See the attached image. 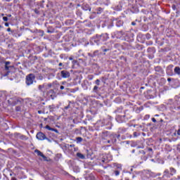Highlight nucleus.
Masks as SVG:
<instances>
[{"mask_svg": "<svg viewBox=\"0 0 180 180\" xmlns=\"http://www.w3.org/2000/svg\"><path fill=\"white\" fill-rule=\"evenodd\" d=\"M126 118L130 119V117H127V115H126V114L124 115H120L118 114L115 117V120L118 123H123V122H126Z\"/></svg>", "mask_w": 180, "mask_h": 180, "instance_id": "obj_1", "label": "nucleus"}, {"mask_svg": "<svg viewBox=\"0 0 180 180\" xmlns=\"http://www.w3.org/2000/svg\"><path fill=\"white\" fill-rule=\"evenodd\" d=\"M36 79V76L34 74H30L26 77V84L27 85H32L33 84L34 79Z\"/></svg>", "mask_w": 180, "mask_h": 180, "instance_id": "obj_2", "label": "nucleus"}, {"mask_svg": "<svg viewBox=\"0 0 180 180\" xmlns=\"http://www.w3.org/2000/svg\"><path fill=\"white\" fill-rule=\"evenodd\" d=\"M34 153L36 154H37V155H39V157H41L43 158L44 161H47V162L50 161V159H49V158L46 157V155H44V154H43V153H41V151L36 149L34 150Z\"/></svg>", "mask_w": 180, "mask_h": 180, "instance_id": "obj_3", "label": "nucleus"}, {"mask_svg": "<svg viewBox=\"0 0 180 180\" xmlns=\"http://www.w3.org/2000/svg\"><path fill=\"white\" fill-rule=\"evenodd\" d=\"M37 140H49L47 137H46V134H44L43 132H38L36 136Z\"/></svg>", "mask_w": 180, "mask_h": 180, "instance_id": "obj_4", "label": "nucleus"}, {"mask_svg": "<svg viewBox=\"0 0 180 180\" xmlns=\"http://www.w3.org/2000/svg\"><path fill=\"white\" fill-rule=\"evenodd\" d=\"M172 68H174V65H169L167 68L166 72L167 75H169V77H172V75H174V72L172 71Z\"/></svg>", "mask_w": 180, "mask_h": 180, "instance_id": "obj_5", "label": "nucleus"}, {"mask_svg": "<svg viewBox=\"0 0 180 180\" xmlns=\"http://www.w3.org/2000/svg\"><path fill=\"white\" fill-rule=\"evenodd\" d=\"M70 73L67 70H62L60 72V76L62 78H70Z\"/></svg>", "mask_w": 180, "mask_h": 180, "instance_id": "obj_6", "label": "nucleus"}, {"mask_svg": "<svg viewBox=\"0 0 180 180\" xmlns=\"http://www.w3.org/2000/svg\"><path fill=\"white\" fill-rule=\"evenodd\" d=\"M171 176H172L169 170L168 169H165V171L163 172L162 178H171Z\"/></svg>", "mask_w": 180, "mask_h": 180, "instance_id": "obj_7", "label": "nucleus"}, {"mask_svg": "<svg viewBox=\"0 0 180 180\" xmlns=\"http://www.w3.org/2000/svg\"><path fill=\"white\" fill-rule=\"evenodd\" d=\"M117 136V135H116V134H110V135H109L108 138H109L110 140L112 141V142L116 143V141H117V139H116Z\"/></svg>", "mask_w": 180, "mask_h": 180, "instance_id": "obj_8", "label": "nucleus"}, {"mask_svg": "<svg viewBox=\"0 0 180 180\" xmlns=\"http://www.w3.org/2000/svg\"><path fill=\"white\" fill-rule=\"evenodd\" d=\"M155 71L156 72H158V74H164V70H162V68L160 66L155 67Z\"/></svg>", "mask_w": 180, "mask_h": 180, "instance_id": "obj_9", "label": "nucleus"}, {"mask_svg": "<svg viewBox=\"0 0 180 180\" xmlns=\"http://www.w3.org/2000/svg\"><path fill=\"white\" fill-rule=\"evenodd\" d=\"M11 62L6 61L5 62V70L6 71H9V68H12L13 66H9Z\"/></svg>", "mask_w": 180, "mask_h": 180, "instance_id": "obj_10", "label": "nucleus"}, {"mask_svg": "<svg viewBox=\"0 0 180 180\" xmlns=\"http://www.w3.org/2000/svg\"><path fill=\"white\" fill-rule=\"evenodd\" d=\"M169 171L170 172L172 176H174V175L176 174V169L174 167H170Z\"/></svg>", "mask_w": 180, "mask_h": 180, "instance_id": "obj_11", "label": "nucleus"}, {"mask_svg": "<svg viewBox=\"0 0 180 180\" xmlns=\"http://www.w3.org/2000/svg\"><path fill=\"white\" fill-rule=\"evenodd\" d=\"M82 9L84 11H89V12H91V6H89L88 4H83Z\"/></svg>", "mask_w": 180, "mask_h": 180, "instance_id": "obj_12", "label": "nucleus"}, {"mask_svg": "<svg viewBox=\"0 0 180 180\" xmlns=\"http://www.w3.org/2000/svg\"><path fill=\"white\" fill-rule=\"evenodd\" d=\"M77 157H78V158H80V160H85V155H84V154L81 153H77Z\"/></svg>", "mask_w": 180, "mask_h": 180, "instance_id": "obj_13", "label": "nucleus"}, {"mask_svg": "<svg viewBox=\"0 0 180 180\" xmlns=\"http://www.w3.org/2000/svg\"><path fill=\"white\" fill-rule=\"evenodd\" d=\"M98 51H95L93 53H89L88 56L92 58L96 57V54H98Z\"/></svg>", "mask_w": 180, "mask_h": 180, "instance_id": "obj_14", "label": "nucleus"}, {"mask_svg": "<svg viewBox=\"0 0 180 180\" xmlns=\"http://www.w3.org/2000/svg\"><path fill=\"white\" fill-rule=\"evenodd\" d=\"M105 36H106L105 34H101V35H98L96 34L95 37H94V39H96L97 40H101V39H102V37H105Z\"/></svg>", "mask_w": 180, "mask_h": 180, "instance_id": "obj_15", "label": "nucleus"}, {"mask_svg": "<svg viewBox=\"0 0 180 180\" xmlns=\"http://www.w3.org/2000/svg\"><path fill=\"white\" fill-rule=\"evenodd\" d=\"M174 72H175V74H177V75H180V68L178 66L175 67Z\"/></svg>", "mask_w": 180, "mask_h": 180, "instance_id": "obj_16", "label": "nucleus"}, {"mask_svg": "<svg viewBox=\"0 0 180 180\" xmlns=\"http://www.w3.org/2000/svg\"><path fill=\"white\" fill-rule=\"evenodd\" d=\"M122 25H123V21L122 20L117 21L116 26H117V27H120V26H122Z\"/></svg>", "mask_w": 180, "mask_h": 180, "instance_id": "obj_17", "label": "nucleus"}, {"mask_svg": "<svg viewBox=\"0 0 180 180\" xmlns=\"http://www.w3.org/2000/svg\"><path fill=\"white\" fill-rule=\"evenodd\" d=\"M84 140V139H82V137H77L76 138V141L77 143H82V141Z\"/></svg>", "mask_w": 180, "mask_h": 180, "instance_id": "obj_18", "label": "nucleus"}, {"mask_svg": "<svg viewBox=\"0 0 180 180\" xmlns=\"http://www.w3.org/2000/svg\"><path fill=\"white\" fill-rule=\"evenodd\" d=\"M109 131H103V136H104V137H108H108H109Z\"/></svg>", "mask_w": 180, "mask_h": 180, "instance_id": "obj_19", "label": "nucleus"}, {"mask_svg": "<svg viewBox=\"0 0 180 180\" xmlns=\"http://www.w3.org/2000/svg\"><path fill=\"white\" fill-rule=\"evenodd\" d=\"M103 11V8H97V13L99 15V14H101V13H102V12Z\"/></svg>", "mask_w": 180, "mask_h": 180, "instance_id": "obj_20", "label": "nucleus"}, {"mask_svg": "<svg viewBox=\"0 0 180 180\" xmlns=\"http://www.w3.org/2000/svg\"><path fill=\"white\" fill-rule=\"evenodd\" d=\"M122 112H123V110H122L121 108H117V109L115 111V113L119 114V113H122Z\"/></svg>", "mask_w": 180, "mask_h": 180, "instance_id": "obj_21", "label": "nucleus"}, {"mask_svg": "<svg viewBox=\"0 0 180 180\" xmlns=\"http://www.w3.org/2000/svg\"><path fill=\"white\" fill-rule=\"evenodd\" d=\"M46 129H47V130H49L50 131H53V130H54V128H51L50 126L46 125L45 127Z\"/></svg>", "mask_w": 180, "mask_h": 180, "instance_id": "obj_22", "label": "nucleus"}, {"mask_svg": "<svg viewBox=\"0 0 180 180\" xmlns=\"http://www.w3.org/2000/svg\"><path fill=\"white\" fill-rule=\"evenodd\" d=\"M92 41H93L94 43H96V44H97L98 46H99V39H95V38H93V39H92Z\"/></svg>", "mask_w": 180, "mask_h": 180, "instance_id": "obj_23", "label": "nucleus"}, {"mask_svg": "<svg viewBox=\"0 0 180 180\" xmlns=\"http://www.w3.org/2000/svg\"><path fill=\"white\" fill-rule=\"evenodd\" d=\"M21 103L22 101L20 100H16L13 103V105H18V103Z\"/></svg>", "mask_w": 180, "mask_h": 180, "instance_id": "obj_24", "label": "nucleus"}, {"mask_svg": "<svg viewBox=\"0 0 180 180\" xmlns=\"http://www.w3.org/2000/svg\"><path fill=\"white\" fill-rule=\"evenodd\" d=\"M15 110H16V112H20V110H22V107H20V105L16 106Z\"/></svg>", "mask_w": 180, "mask_h": 180, "instance_id": "obj_25", "label": "nucleus"}, {"mask_svg": "<svg viewBox=\"0 0 180 180\" xmlns=\"http://www.w3.org/2000/svg\"><path fill=\"white\" fill-rule=\"evenodd\" d=\"M43 88H44V84L43 85H39L38 86V89H39V91H41V92H43Z\"/></svg>", "mask_w": 180, "mask_h": 180, "instance_id": "obj_26", "label": "nucleus"}, {"mask_svg": "<svg viewBox=\"0 0 180 180\" xmlns=\"http://www.w3.org/2000/svg\"><path fill=\"white\" fill-rule=\"evenodd\" d=\"M34 12L36 13V15H40V11H39V8H34Z\"/></svg>", "mask_w": 180, "mask_h": 180, "instance_id": "obj_27", "label": "nucleus"}, {"mask_svg": "<svg viewBox=\"0 0 180 180\" xmlns=\"http://www.w3.org/2000/svg\"><path fill=\"white\" fill-rule=\"evenodd\" d=\"M114 174H115V176H118V175H120V172H119V170H115L114 172Z\"/></svg>", "mask_w": 180, "mask_h": 180, "instance_id": "obj_28", "label": "nucleus"}, {"mask_svg": "<svg viewBox=\"0 0 180 180\" xmlns=\"http://www.w3.org/2000/svg\"><path fill=\"white\" fill-rule=\"evenodd\" d=\"M148 53H151L152 51H154V48H148L147 49Z\"/></svg>", "mask_w": 180, "mask_h": 180, "instance_id": "obj_29", "label": "nucleus"}, {"mask_svg": "<svg viewBox=\"0 0 180 180\" xmlns=\"http://www.w3.org/2000/svg\"><path fill=\"white\" fill-rule=\"evenodd\" d=\"M98 86H94V89H93V91L94 92H98Z\"/></svg>", "mask_w": 180, "mask_h": 180, "instance_id": "obj_30", "label": "nucleus"}, {"mask_svg": "<svg viewBox=\"0 0 180 180\" xmlns=\"http://www.w3.org/2000/svg\"><path fill=\"white\" fill-rule=\"evenodd\" d=\"M139 153L142 154V155H146V151H144V150H139Z\"/></svg>", "mask_w": 180, "mask_h": 180, "instance_id": "obj_31", "label": "nucleus"}, {"mask_svg": "<svg viewBox=\"0 0 180 180\" xmlns=\"http://www.w3.org/2000/svg\"><path fill=\"white\" fill-rule=\"evenodd\" d=\"M72 63V65H73L72 68H74V65H75V64H77L78 61L75 60H73Z\"/></svg>", "mask_w": 180, "mask_h": 180, "instance_id": "obj_32", "label": "nucleus"}, {"mask_svg": "<svg viewBox=\"0 0 180 180\" xmlns=\"http://www.w3.org/2000/svg\"><path fill=\"white\" fill-rule=\"evenodd\" d=\"M107 143L108 144H115V143L110 141V139H108Z\"/></svg>", "mask_w": 180, "mask_h": 180, "instance_id": "obj_33", "label": "nucleus"}, {"mask_svg": "<svg viewBox=\"0 0 180 180\" xmlns=\"http://www.w3.org/2000/svg\"><path fill=\"white\" fill-rule=\"evenodd\" d=\"M138 136H140V134L137 132H134V137H138Z\"/></svg>", "mask_w": 180, "mask_h": 180, "instance_id": "obj_34", "label": "nucleus"}, {"mask_svg": "<svg viewBox=\"0 0 180 180\" xmlns=\"http://www.w3.org/2000/svg\"><path fill=\"white\" fill-rule=\"evenodd\" d=\"M147 157L146 156H141V160H143V161H147Z\"/></svg>", "mask_w": 180, "mask_h": 180, "instance_id": "obj_35", "label": "nucleus"}, {"mask_svg": "<svg viewBox=\"0 0 180 180\" xmlns=\"http://www.w3.org/2000/svg\"><path fill=\"white\" fill-rule=\"evenodd\" d=\"M49 108L51 112V110H53V109H56V108H55V107H53V105H49Z\"/></svg>", "mask_w": 180, "mask_h": 180, "instance_id": "obj_36", "label": "nucleus"}, {"mask_svg": "<svg viewBox=\"0 0 180 180\" xmlns=\"http://www.w3.org/2000/svg\"><path fill=\"white\" fill-rule=\"evenodd\" d=\"M95 82H96V85H99V84H100V82H101V80H99L98 79H97Z\"/></svg>", "mask_w": 180, "mask_h": 180, "instance_id": "obj_37", "label": "nucleus"}, {"mask_svg": "<svg viewBox=\"0 0 180 180\" xmlns=\"http://www.w3.org/2000/svg\"><path fill=\"white\" fill-rule=\"evenodd\" d=\"M126 112H127V110H125L124 115H126V116H127V117H129V119H130V117H131L130 115H129V113H126Z\"/></svg>", "mask_w": 180, "mask_h": 180, "instance_id": "obj_38", "label": "nucleus"}, {"mask_svg": "<svg viewBox=\"0 0 180 180\" xmlns=\"http://www.w3.org/2000/svg\"><path fill=\"white\" fill-rule=\"evenodd\" d=\"M3 20L4 22H8V17H3Z\"/></svg>", "mask_w": 180, "mask_h": 180, "instance_id": "obj_39", "label": "nucleus"}, {"mask_svg": "<svg viewBox=\"0 0 180 180\" xmlns=\"http://www.w3.org/2000/svg\"><path fill=\"white\" fill-rule=\"evenodd\" d=\"M70 108H71V105L69 104L68 106L65 107V110H67L68 109H70Z\"/></svg>", "mask_w": 180, "mask_h": 180, "instance_id": "obj_40", "label": "nucleus"}, {"mask_svg": "<svg viewBox=\"0 0 180 180\" xmlns=\"http://www.w3.org/2000/svg\"><path fill=\"white\" fill-rule=\"evenodd\" d=\"M152 122H153V123H157V120H155V118L153 117Z\"/></svg>", "mask_w": 180, "mask_h": 180, "instance_id": "obj_41", "label": "nucleus"}, {"mask_svg": "<svg viewBox=\"0 0 180 180\" xmlns=\"http://www.w3.org/2000/svg\"><path fill=\"white\" fill-rule=\"evenodd\" d=\"M172 8L174 11H175L176 9V6L172 5Z\"/></svg>", "mask_w": 180, "mask_h": 180, "instance_id": "obj_42", "label": "nucleus"}, {"mask_svg": "<svg viewBox=\"0 0 180 180\" xmlns=\"http://www.w3.org/2000/svg\"><path fill=\"white\" fill-rule=\"evenodd\" d=\"M20 139H21V140H25V139H26V136L22 135L20 136Z\"/></svg>", "mask_w": 180, "mask_h": 180, "instance_id": "obj_43", "label": "nucleus"}, {"mask_svg": "<svg viewBox=\"0 0 180 180\" xmlns=\"http://www.w3.org/2000/svg\"><path fill=\"white\" fill-rule=\"evenodd\" d=\"M52 131H55V133H58V130L57 129H53Z\"/></svg>", "mask_w": 180, "mask_h": 180, "instance_id": "obj_44", "label": "nucleus"}, {"mask_svg": "<svg viewBox=\"0 0 180 180\" xmlns=\"http://www.w3.org/2000/svg\"><path fill=\"white\" fill-rule=\"evenodd\" d=\"M6 16H7V18H12V15L11 14H6Z\"/></svg>", "mask_w": 180, "mask_h": 180, "instance_id": "obj_45", "label": "nucleus"}, {"mask_svg": "<svg viewBox=\"0 0 180 180\" xmlns=\"http://www.w3.org/2000/svg\"><path fill=\"white\" fill-rule=\"evenodd\" d=\"M110 50V49H103V51L106 52V51H109Z\"/></svg>", "mask_w": 180, "mask_h": 180, "instance_id": "obj_46", "label": "nucleus"}, {"mask_svg": "<svg viewBox=\"0 0 180 180\" xmlns=\"http://www.w3.org/2000/svg\"><path fill=\"white\" fill-rule=\"evenodd\" d=\"M150 36H151V35H150V34H146L147 39H150Z\"/></svg>", "mask_w": 180, "mask_h": 180, "instance_id": "obj_47", "label": "nucleus"}, {"mask_svg": "<svg viewBox=\"0 0 180 180\" xmlns=\"http://www.w3.org/2000/svg\"><path fill=\"white\" fill-rule=\"evenodd\" d=\"M47 86H49V88H51L52 84L51 83L48 84Z\"/></svg>", "mask_w": 180, "mask_h": 180, "instance_id": "obj_48", "label": "nucleus"}, {"mask_svg": "<svg viewBox=\"0 0 180 180\" xmlns=\"http://www.w3.org/2000/svg\"><path fill=\"white\" fill-rule=\"evenodd\" d=\"M5 26H6V27H9V23L6 22V23H5Z\"/></svg>", "mask_w": 180, "mask_h": 180, "instance_id": "obj_49", "label": "nucleus"}, {"mask_svg": "<svg viewBox=\"0 0 180 180\" xmlns=\"http://www.w3.org/2000/svg\"><path fill=\"white\" fill-rule=\"evenodd\" d=\"M131 25H132V26H136V22H132Z\"/></svg>", "mask_w": 180, "mask_h": 180, "instance_id": "obj_50", "label": "nucleus"}, {"mask_svg": "<svg viewBox=\"0 0 180 180\" xmlns=\"http://www.w3.org/2000/svg\"><path fill=\"white\" fill-rule=\"evenodd\" d=\"M172 80V79H171V78L167 79L168 82H171Z\"/></svg>", "mask_w": 180, "mask_h": 180, "instance_id": "obj_51", "label": "nucleus"}, {"mask_svg": "<svg viewBox=\"0 0 180 180\" xmlns=\"http://www.w3.org/2000/svg\"><path fill=\"white\" fill-rule=\"evenodd\" d=\"M58 66H59V67H63V63H60L58 64Z\"/></svg>", "mask_w": 180, "mask_h": 180, "instance_id": "obj_52", "label": "nucleus"}, {"mask_svg": "<svg viewBox=\"0 0 180 180\" xmlns=\"http://www.w3.org/2000/svg\"><path fill=\"white\" fill-rule=\"evenodd\" d=\"M170 180H178V179H176V177H174V178L171 179Z\"/></svg>", "mask_w": 180, "mask_h": 180, "instance_id": "obj_53", "label": "nucleus"}, {"mask_svg": "<svg viewBox=\"0 0 180 180\" xmlns=\"http://www.w3.org/2000/svg\"><path fill=\"white\" fill-rule=\"evenodd\" d=\"M148 151H151V153H153V148H148Z\"/></svg>", "mask_w": 180, "mask_h": 180, "instance_id": "obj_54", "label": "nucleus"}, {"mask_svg": "<svg viewBox=\"0 0 180 180\" xmlns=\"http://www.w3.org/2000/svg\"><path fill=\"white\" fill-rule=\"evenodd\" d=\"M9 72H10V71H8V72H6V74L5 75V76L6 77V76L9 75Z\"/></svg>", "mask_w": 180, "mask_h": 180, "instance_id": "obj_55", "label": "nucleus"}, {"mask_svg": "<svg viewBox=\"0 0 180 180\" xmlns=\"http://www.w3.org/2000/svg\"><path fill=\"white\" fill-rule=\"evenodd\" d=\"M11 30H11V28H8V29H7V32H11Z\"/></svg>", "mask_w": 180, "mask_h": 180, "instance_id": "obj_56", "label": "nucleus"}, {"mask_svg": "<svg viewBox=\"0 0 180 180\" xmlns=\"http://www.w3.org/2000/svg\"><path fill=\"white\" fill-rule=\"evenodd\" d=\"M64 88H65L64 86H60V89L61 90L64 89Z\"/></svg>", "mask_w": 180, "mask_h": 180, "instance_id": "obj_57", "label": "nucleus"}, {"mask_svg": "<svg viewBox=\"0 0 180 180\" xmlns=\"http://www.w3.org/2000/svg\"><path fill=\"white\" fill-rule=\"evenodd\" d=\"M106 129H108L109 130H110V129H112V126L106 127Z\"/></svg>", "mask_w": 180, "mask_h": 180, "instance_id": "obj_58", "label": "nucleus"}, {"mask_svg": "<svg viewBox=\"0 0 180 180\" xmlns=\"http://www.w3.org/2000/svg\"><path fill=\"white\" fill-rule=\"evenodd\" d=\"M11 180H18V179H16V178H15V177H12Z\"/></svg>", "mask_w": 180, "mask_h": 180, "instance_id": "obj_59", "label": "nucleus"}, {"mask_svg": "<svg viewBox=\"0 0 180 180\" xmlns=\"http://www.w3.org/2000/svg\"><path fill=\"white\" fill-rule=\"evenodd\" d=\"M41 110H38V113L40 115V114H41Z\"/></svg>", "mask_w": 180, "mask_h": 180, "instance_id": "obj_60", "label": "nucleus"}, {"mask_svg": "<svg viewBox=\"0 0 180 180\" xmlns=\"http://www.w3.org/2000/svg\"><path fill=\"white\" fill-rule=\"evenodd\" d=\"M69 60H74V58H72V57H70Z\"/></svg>", "mask_w": 180, "mask_h": 180, "instance_id": "obj_61", "label": "nucleus"}, {"mask_svg": "<svg viewBox=\"0 0 180 180\" xmlns=\"http://www.w3.org/2000/svg\"><path fill=\"white\" fill-rule=\"evenodd\" d=\"M176 179H177V180H180V176H178L176 177Z\"/></svg>", "mask_w": 180, "mask_h": 180, "instance_id": "obj_62", "label": "nucleus"}, {"mask_svg": "<svg viewBox=\"0 0 180 180\" xmlns=\"http://www.w3.org/2000/svg\"><path fill=\"white\" fill-rule=\"evenodd\" d=\"M70 147H75V145L72 144V145H70Z\"/></svg>", "mask_w": 180, "mask_h": 180, "instance_id": "obj_63", "label": "nucleus"}, {"mask_svg": "<svg viewBox=\"0 0 180 180\" xmlns=\"http://www.w3.org/2000/svg\"><path fill=\"white\" fill-rule=\"evenodd\" d=\"M101 162H105V159H102Z\"/></svg>", "mask_w": 180, "mask_h": 180, "instance_id": "obj_64", "label": "nucleus"}]
</instances>
